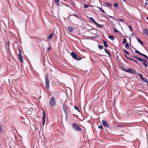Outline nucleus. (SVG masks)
<instances>
[{
  "label": "nucleus",
  "mask_w": 148,
  "mask_h": 148,
  "mask_svg": "<svg viewBox=\"0 0 148 148\" xmlns=\"http://www.w3.org/2000/svg\"><path fill=\"white\" fill-rule=\"evenodd\" d=\"M103 128V126L102 125H100V126H99L98 127L99 128H100L101 129H102Z\"/></svg>",
  "instance_id": "39"
},
{
  "label": "nucleus",
  "mask_w": 148,
  "mask_h": 148,
  "mask_svg": "<svg viewBox=\"0 0 148 148\" xmlns=\"http://www.w3.org/2000/svg\"><path fill=\"white\" fill-rule=\"evenodd\" d=\"M45 80L46 88L48 89H49V81L48 79V76L47 74H46L45 75Z\"/></svg>",
  "instance_id": "2"
},
{
  "label": "nucleus",
  "mask_w": 148,
  "mask_h": 148,
  "mask_svg": "<svg viewBox=\"0 0 148 148\" xmlns=\"http://www.w3.org/2000/svg\"><path fill=\"white\" fill-rule=\"evenodd\" d=\"M53 33H51L48 37V38H49L50 39H51L53 38Z\"/></svg>",
  "instance_id": "16"
},
{
  "label": "nucleus",
  "mask_w": 148,
  "mask_h": 148,
  "mask_svg": "<svg viewBox=\"0 0 148 148\" xmlns=\"http://www.w3.org/2000/svg\"><path fill=\"white\" fill-rule=\"evenodd\" d=\"M148 5V3L147 2H146L145 3V5Z\"/></svg>",
  "instance_id": "49"
},
{
  "label": "nucleus",
  "mask_w": 148,
  "mask_h": 148,
  "mask_svg": "<svg viewBox=\"0 0 148 148\" xmlns=\"http://www.w3.org/2000/svg\"><path fill=\"white\" fill-rule=\"evenodd\" d=\"M141 55L144 56L145 58H146L148 57L146 55H145L144 54L142 53H141Z\"/></svg>",
  "instance_id": "28"
},
{
  "label": "nucleus",
  "mask_w": 148,
  "mask_h": 148,
  "mask_svg": "<svg viewBox=\"0 0 148 148\" xmlns=\"http://www.w3.org/2000/svg\"><path fill=\"white\" fill-rule=\"evenodd\" d=\"M81 59L82 58H81V57H80L79 56H77L76 58L75 59V60H81Z\"/></svg>",
  "instance_id": "22"
},
{
  "label": "nucleus",
  "mask_w": 148,
  "mask_h": 148,
  "mask_svg": "<svg viewBox=\"0 0 148 148\" xmlns=\"http://www.w3.org/2000/svg\"><path fill=\"white\" fill-rule=\"evenodd\" d=\"M74 108L75 109L77 110L79 112V110L77 106H74Z\"/></svg>",
  "instance_id": "27"
},
{
  "label": "nucleus",
  "mask_w": 148,
  "mask_h": 148,
  "mask_svg": "<svg viewBox=\"0 0 148 148\" xmlns=\"http://www.w3.org/2000/svg\"><path fill=\"white\" fill-rule=\"evenodd\" d=\"M89 18L90 19V18Z\"/></svg>",
  "instance_id": "56"
},
{
  "label": "nucleus",
  "mask_w": 148,
  "mask_h": 148,
  "mask_svg": "<svg viewBox=\"0 0 148 148\" xmlns=\"http://www.w3.org/2000/svg\"><path fill=\"white\" fill-rule=\"evenodd\" d=\"M66 108V104L64 103H63L62 105V108L63 109Z\"/></svg>",
  "instance_id": "29"
},
{
  "label": "nucleus",
  "mask_w": 148,
  "mask_h": 148,
  "mask_svg": "<svg viewBox=\"0 0 148 148\" xmlns=\"http://www.w3.org/2000/svg\"><path fill=\"white\" fill-rule=\"evenodd\" d=\"M65 113V114H68V111L67 108L63 109Z\"/></svg>",
  "instance_id": "15"
},
{
  "label": "nucleus",
  "mask_w": 148,
  "mask_h": 148,
  "mask_svg": "<svg viewBox=\"0 0 148 148\" xmlns=\"http://www.w3.org/2000/svg\"><path fill=\"white\" fill-rule=\"evenodd\" d=\"M19 59L21 62H22L23 61V57L21 54L18 55Z\"/></svg>",
  "instance_id": "10"
},
{
  "label": "nucleus",
  "mask_w": 148,
  "mask_h": 148,
  "mask_svg": "<svg viewBox=\"0 0 148 148\" xmlns=\"http://www.w3.org/2000/svg\"><path fill=\"white\" fill-rule=\"evenodd\" d=\"M135 53H138V54H139L140 55H141V53L140 52L138 51L137 50H136V49H135Z\"/></svg>",
  "instance_id": "24"
},
{
  "label": "nucleus",
  "mask_w": 148,
  "mask_h": 148,
  "mask_svg": "<svg viewBox=\"0 0 148 148\" xmlns=\"http://www.w3.org/2000/svg\"><path fill=\"white\" fill-rule=\"evenodd\" d=\"M147 64H148V63H147Z\"/></svg>",
  "instance_id": "58"
},
{
  "label": "nucleus",
  "mask_w": 148,
  "mask_h": 148,
  "mask_svg": "<svg viewBox=\"0 0 148 148\" xmlns=\"http://www.w3.org/2000/svg\"><path fill=\"white\" fill-rule=\"evenodd\" d=\"M3 131L2 127H1V125L0 124V133H2Z\"/></svg>",
  "instance_id": "32"
},
{
  "label": "nucleus",
  "mask_w": 148,
  "mask_h": 148,
  "mask_svg": "<svg viewBox=\"0 0 148 148\" xmlns=\"http://www.w3.org/2000/svg\"><path fill=\"white\" fill-rule=\"evenodd\" d=\"M109 16L110 17V18H113V17L112 16Z\"/></svg>",
  "instance_id": "54"
},
{
  "label": "nucleus",
  "mask_w": 148,
  "mask_h": 148,
  "mask_svg": "<svg viewBox=\"0 0 148 148\" xmlns=\"http://www.w3.org/2000/svg\"><path fill=\"white\" fill-rule=\"evenodd\" d=\"M127 41V40L126 38H125L123 39V44H125L126 43Z\"/></svg>",
  "instance_id": "26"
},
{
  "label": "nucleus",
  "mask_w": 148,
  "mask_h": 148,
  "mask_svg": "<svg viewBox=\"0 0 148 148\" xmlns=\"http://www.w3.org/2000/svg\"><path fill=\"white\" fill-rule=\"evenodd\" d=\"M99 10H101L102 12H104V10L101 8H99Z\"/></svg>",
  "instance_id": "41"
},
{
  "label": "nucleus",
  "mask_w": 148,
  "mask_h": 148,
  "mask_svg": "<svg viewBox=\"0 0 148 148\" xmlns=\"http://www.w3.org/2000/svg\"><path fill=\"white\" fill-rule=\"evenodd\" d=\"M139 60L141 62H142L145 63H146L147 62V60L146 59H142L140 58H139Z\"/></svg>",
  "instance_id": "13"
},
{
  "label": "nucleus",
  "mask_w": 148,
  "mask_h": 148,
  "mask_svg": "<svg viewBox=\"0 0 148 148\" xmlns=\"http://www.w3.org/2000/svg\"><path fill=\"white\" fill-rule=\"evenodd\" d=\"M105 51L107 54L109 52L106 49H105Z\"/></svg>",
  "instance_id": "43"
},
{
  "label": "nucleus",
  "mask_w": 148,
  "mask_h": 148,
  "mask_svg": "<svg viewBox=\"0 0 148 148\" xmlns=\"http://www.w3.org/2000/svg\"><path fill=\"white\" fill-rule=\"evenodd\" d=\"M50 47H49L48 49H47V50H50Z\"/></svg>",
  "instance_id": "52"
},
{
  "label": "nucleus",
  "mask_w": 148,
  "mask_h": 148,
  "mask_svg": "<svg viewBox=\"0 0 148 148\" xmlns=\"http://www.w3.org/2000/svg\"><path fill=\"white\" fill-rule=\"evenodd\" d=\"M131 35H132V36H134V34L133 33H132L131 34Z\"/></svg>",
  "instance_id": "53"
},
{
  "label": "nucleus",
  "mask_w": 148,
  "mask_h": 148,
  "mask_svg": "<svg viewBox=\"0 0 148 148\" xmlns=\"http://www.w3.org/2000/svg\"><path fill=\"white\" fill-rule=\"evenodd\" d=\"M88 7H89L87 5L85 4L84 5V8H87Z\"/></svg>",
  "instance_id": "36"
},
{
  "label": "nucleus",
  "mask_w": 148,
  "mask_h": 148,
  "mask_svg": "<svg viewBox=\"0 0 148 148\" xmlns=\"http://www.w3.org/2000/svg\"><path fill=\"white\" fill-rule=\"evenodd\" d=\"M119 20L120 21L123 22L124 21V19H119Z\"/></svg>",
  "instance_id": "44"
},
{
  "label": "nucleus",
  "mask_w": 148,
  "mask_h": 148,
  "mask_svg": "<svg viewBox=\"0 0 148 148\" xmlns=\"http://www.w3.org/2000/svg\"><path fill=\"white\" fill-rule=\"evenodd\" d=\"M124 126V125H118L117 126H116V127H123Z\"/></svg>",
  "instance_id": "30"
},
{
  "label": "nucleus",
  "mask_w": 148,
  "mask_h": 148,
  "mask_svg": "<svg viewBox=\"0 0 148 148\" xmlns=\"http://www.w3.org/2000/svg\"><path fill=\"white\" fill-rule=\"evenodd\" d=\"M114 6L115 8H116L117 9L119 8V6L118 4L117 3H115L114 4Z\"/></svg>",
  "instance_id": "17"
},
{
  "label": "nucleus",
  "mask_w": 148,
  "mask_h": 148,
  "mask_svg": "<svg viewBox=\"0 0 148 148\" xmlns=\"http://www.w3.org/2000/svg\"><path fill=\"white\" fill-rule=\"evenodd\" d=\"M142 80L144 82H145V83H147V84L148 85V80L147 79V78L143 77V78L142 79Z\"/></svg>",
  "instance_id": "12"
},
{
  "label": "nucleus",
  "mask_w": 148,
  "mask_h": 148,
  "mask_svg": "<svg viewBox=\"0 0 148 148\" xmlns=\"http://www.w3.org/2000/svg\"><path fill=\"white\" fill-rule=\"evenodd\" d=\"M128 27L130 28V30L131 31H132V29L131 26L129 25L128 26Z\"/></svg>",
  "instance_id": "37"
},
{
  "label": "nucleus",
  "mask_w": 148,
  "mask_h": 148,
  "mask_svg": "<svg viewBox=\"0 0 148 148\" xmlns=\"http://www.w3.org/2000/svg\"><path fill=\"white\" fill-rule=\"evenodd\" d=\"M64 0L65 1V0Z\"/></svg>",
  "instance_id": "60"
},
{
  "label": "nucleus",
  "mask_w": 148,
  "mask_h": 148,
  "mask_svg": "<svg viewBox=\"0 0 148 148\" xmlns=\"http://www.w3.org/2000/svg\"><path fill=\"white\" fill-rule=\"evenodd\" d=\"M130 57H133L134 58H136L137 59V60H138L139 59V57H138L137 56H133V55H131Z\"/></svg>",
  "instance_id": "21"
},
{
  "label": "nucleus",
  "mask_w": 148,
  "mask_h": 148,
  "mask_svg": "<svg viewBox=\"0 0 148 148\" xmlns=\"http://www.w3.org/2000/svg\"><path fill=\"white\" fill-rule=\"evenodd\" d=\"M71 55L73 57V58L74 59H75L77 57V55L76 54L74 53V52L72 51L71 53Z\"/></svg>",
  "instance_id": "9"
},
{
  "label": "nucleus",
  "mask_w": 148,
  "mask_h": 148,
  "mask_svg": "<svg viewBox=\"0 0 148 148\" xmlns=\"http://www.w3.org/2000/svg\"><path fill=\"white\" fill-rule=\"evenodd\" d=\"M19 53H18V55H20V54H21V51L19 49Z\"/></svg>",
  "instance_id": "46"
},
{
  "label": "nucleus",
  "mask_w": 148,
  "mask_h": 148,
  "mask_svg": "<svg viewBox=\"0 0 148 148\" xmlns=\"http://www.w3.org/2000/svg\"><path fill=\"white\" fill-rule=\"evenodd\" d=\"M74 15L76 17L78 18L76 14H74Z\"/></svg>",
  "instance_id": "50"
},
{
  "label": "nucleus",
  "mask_w": 148,
  "mask_h": 148,
  "mask_svg": "<svg viewBox=\"0 0 148 148\" xmlns=\"http://www.w3.org/2000/svg\"><path fill=\"white\" fill-rule=\"evenodd\" d=\"M144 66H145V67H147V66L146 64H145L144 65Z\"/></svg>",
  "instance_id": "51"
},
{
  "label": "nucleus",
  "mask_w": 148,
  "mask_h": 148,
  "mask_svg": "<svg viewBox=\"0 0 148 148\" xmlns=\"http://www.w3.org/2000/svg\"><path fill=\"white\" fill-rule=\"evenodd\" d=\"M146 18H148V16L146 17Z\"/></svg>",
  "instance_id": "55"
},
{
  "label": "nucleus",
  "mask_w": 148,
  "mask_h": 148,
  "mask_svg": "<svg viewBox=\"0 0 148 148\" xmlns=\"http://www.w3.org/2000/svg\"><path fill=\"white\" fill-rule=\"evenodd\" d=\"M125 47L127 48H129V44L128 43H127L125 45Z\"/></svg>",
  "instance_id": "35"
},
{
  "label": "nucleus",
  "mask_w": 148,
  "mask_h": 148,
  "mask_svg": "<svg viewBox=\"0 0 148 148\" xmlns=\"http://www.w3.org/2000/svg\"><path fill=\"white\" fill-rule=\"evenodd\" d=\"M72 127L73 129H74L76 131H80L82 130L81 128L77 124L74 123L72 125Z\"/></svg>",
  "instance_id": "3"
},
{
  "label": "nucleus",
  "mask_w": 148,
  "mask_h": 148,
  "mask_svg": "<svg viewBox=\"0 0 148 148\" xmlns=\"http://www.w3.org/2000/svg\"><path fill=\"white\" fill-rule=\"evenodd\" d=\"M43 122L42 123L43 125H44L45 123V112L44 111L43 112Z\"/></svg>",
  "instance_id": "8"
},
{
  "label": "nucleus",
  "mask_w": 148,
  "mask_h": 148,
  "mask_svg": "<svg viewBox=\"0 0 148 148\" xmlns=\"http://www.w3.org/2000/svg\"><path fill=\"white\" fill-rule=\"evenodd\" d=\"M71 23L72 24H76L77 25H78L79 24V23H77V22H75V23Z\"/></svg>",
  "instance_id": "45"
},
{
  "label": "nucleus",
  "mask_w": 148,
  "mask_h": 148,
  "mask_svg": "<svg viewBox=\"0 0 148 148\" xmlns=\"http://www.w3.org/2000/svg\"><path fill=\"white\" fill-rule=\"evenodd\" d=\"M59 0H55V4H57L58 6L59 5Z\"/></svg>",
  "instance_id": "18"
},
{
  "label": "nucleus",
  "mask_w": 148,
  "mask_h": 148,
  "mask_svg": "<svg viewBox=\"0 0 148 148\" xmlns=\"http://www.w3.org/2000/svg\"><path fill=\"white\" fill-rule=\"evenodd\" d=\"M105 3L106 4H107L108 6H112V5L111 3H108L107 2H106Z\"/></svg>",
  "instance_id": "34"
},
{
  "label": "nucleus",
  "mask_w": 148,
  "mask_h": 148,
  "mask_svg": "<svg viewBox=\"0 0 148 148\" xmlns=\"http://www.w3.org/2000/svg\"><path fill=\"white\" fill-rule=\"evenodd\" d=\"M142 63H143V65H144L145 64H146V63H145V62H142Z\"/></svg>",
  "instance_id": "48"
},
{
  "label": "nucleus",
  "mask_w": 148,
  "mask_h": 148,
  "mask_svg": "<svg viewBox=\"0 0 148 148\" xmlns=\"http://www.w3.org/2000/svg\"><path fill=\"white\" fill-rule=\"evenodd\" d=\"M36 130H38V127L36 128Z\"/></svg>",
  "instance_id": "57"
},
{
  "label": "nucleus",
  "mask_w": 148,
  "mask_h": 148,
  "mask_svg": "<svg viewBox=\"0 0 148 148\" xmlns=\"http://www.w3.org/2000/svg\"><path fill=\"white\" fill-rule=\"evenodd\" d=\"M143 32L146 35L148 36V30L147 29H143Z\"/></svg>",
  "instance_id": "11"
},
{
  "label": "nucleus",
  "mask_w": 148,
  "mask_h": 148,
  "mask_svg": "<svg viewBox=\"0 0 148 148\" xmlns=\"http://www.w3.org/2000/svg\"><path fill=\"white\" fill-rule=\"evenodd\" d=\"M130 60H132L133 61H134L136 63V64H138V62H137V61L136 60H135L132 58H130Z\"/></svg>",
  "instance_id": "23"
},
{
  "label": "nucleus",
  "mask_w": 148,
  "mask_h": 148,
  "mask_svg": "<svg viewBox=\"0 0 148 148\" xmlns=\"http://www.w3.org/2000/svg\"><path fill=\"white\" fill-rule=\"evenodd\" d=\"M137 40L140 43L141 45H142V46L144 45V44H143V42L142 41H141L139 38H137Z\"/></svg>",
  "instance_id": "14"
},
{
  "label": "nucleus",
  "mask_w": 148,
  "mask_h": 148,
  "mask_svg": "<svg viewBox=\"0 0 148 148\" xmlns=\"http://www.w3.org/2000/svg\"><path fill=\"white\" fill-rule=\"evenodd\" d=\"M65 119L66 120H67L68 119V114H65Z\"/></svg>",
  "instance_id": "31"
},
{
  "label": "nucleus",
  "mask_w": 148,
  "mask_h": 148,
  "mask_svg": "<svg viewBox=\"0 0 148 148\" xmlns=\"http://www.w3.org/2000/svg\"><path fill=\"white\" fill-rule=\"evenodd\" d=\"M125 57L127 59H128V60H130V58H129L128 57H127V56H126V55H125Z\"/></svg>",
  "instance_id": "42"
},
{
  "label": "nucleus",
  "mask_w": 148,
  "mask_h": 148,
  "mask_svg": "<svg viewBox=\"0 0 148 148\" xmlns=\"http://www.w3.org/2000/svg\"><path fill=\"white\" fill-rule=\"evenodd\" d=\"M108 54L109 55V57L111 56V55L109 52L108 53Z\"/></svg>",
  "instance_id": "47"
},
{
  "label": "nucleus",
  "mask_w": 148,
  "mask_h": 148,
  "mask_svg": "<svg viewBox=\"0 0 148 148\" xmlns=\"http://www.w3.org/2000/svg\"><path fill=\"white\" fill-rule=\"evenodd\" d=\"M98 47L99 49H102L103 48V47L101 45H99Z\"/></svg>",
  "instance_id": "33"
},
{
  "label": "nucleus",
  "mask_w": 148,
  "mask_h": 148,
  "mask_svg": "<svg viewBox=\"0 0 148 148\" xmlns=\"http://www.w3.org/2000/svg\"><path fill=\"white\" fill-rule=\"evenodd\" d=\"M114 32H119V31H117V30H116L115 29H114Z\"/></svg>",
  "instance_id": "40"
},
{
  "label": "nucleus",
  "mask_w": 148,
  "mask_h": 148,
  "mask_svg": "<svg viewBox=\"0 0 148 148\" xmlns=\"http://www.w3.org/2000/svg\"><path fill=\"white\" fill-rule=\"evenodd\" d=\"M124 71L127 72H128L131 73H133L136 75L137 74V72H136V71L134 69H128L127 70H124Z\"/></svg>",
  "instance_id": "4"
},
{
  "label": "nucleus",
  "mask_w": 148,
  "mask_h": 148,
  "mask_svg": "<svg viewBox=\"0 0 148 148\" xmlns=\"http://www.w3.org/2000/svg\"><path fill=\"white\" fill-rule=\"evenodd\" d=\"M91 21L93 22L96 25L99 27H103V25H99L94 20V19H89Z\"/></svg>",
  "instance_id": "6"
},
{
  "label": "nucleus",
  "mask_w": 148,
  "mask_h": 148,
  "mask_svg": "<svg viewBox=\"0 0 148 148\" xmlns=\"http://www.w3.org/2000/svg\"><path fill=\"white\" fill-rule=\"evenodd\" d=\"M67 29H68V30L70 32H73V30L74 29V28L72 27H71V26H68L67 27Z\"/></svg>",
  "instance_id": "7"
},
{
  "label": "nucleus",
  "mask_w": 148,
  "mask_h": 148,
  "mask_svg": "<svg viewBox=\"0 0 148 148\" xmlns=\"http://www.w3.org/2000/svg\"><path fill=\"white\" fill-rule=\"evenodd\" d=\"M108 38L112 40H114V37L113 36H111V35L109 36H108Z\"/></svg>",
  "instance_id": "20"
},
{
  "label": "nucleus",
  "mask_w": 148,
  "mask_h": 148,
  "mask_svg": "<svg viewBox=\"0 0 148 148\" xmlns=\"http://www.w3.org/2000/svg\"><path fill=\"white\" fill-rule=\"evenodd\" d=\"M124 51L127 53V54L129 55V53L125 49Z\"/></svg>",
  "instance_id": "38"
},
{
  "label": "nucleus",
  "mask_w": 148,
  "mask_h": 148,
  "mask_svg": "<svg viewBox=\"0 0 148 148\" xmlns=\"http://www.w3.org/2000/svg\"><path fill=\"white\" fill-rule=\"evenodd\" d=\"M138 75L140 77V78L141 79H142L143 78V75L142 74H139Z\"/></svg>",
  "instance_id": "25"
},
{
  "label": "nucleus",
  "mask_w": 148,
  "mask_h": 148,
  "mask_svg": "<svg viewBox=\"0 0 148 148\" xmlns=\"http://www.w3.org/2000/svg\"><path fill=\"white\" fill-rule=\"evenodd\" d=\"M49 104L51 107H53L56 106L57 104L53 97H51L49 101Z\"/></svg>",
  "instance_id": "1"
},
{
  "label": "nucleus",
  "mask_w": 148,
  "mask_h": 148,
  "mask_svg": "<svg viewBox=\"0 0 148 148\" xmlns=\"http://www.w3.org/2000/svg\"><path fill=\"white\" fill-rule=\"evenodd\" d=\"M146 1H148V0H146Z\"/></svg>",
  "instance_id": "59"
},
{
  "label": "nucleus",
  "mask_w": 148,
  "mask_h": 148,
  "mask_svg": "<svg viewBox=\"0 0 148 148\" xmlns=\"http://www.w3.org/2000/svg\"><path fill=\"white\" fill-rule=\"evenodd\" d=\"M101 122L104 126L106 128H108L110 127L109 125L108 124L107 122L104 120H102Z\"/></svg>",
  "instance_id": "5"
},
{
  "label": "nucleus",
  "mask_w": 148,
  "mask_h": 148,
  "mask_svg": "<svg viewBox=\"0 0 148 148\" xmlns=\"http://www.w3.org/2000/svg\"><path fill=\"white\" fill-rule=\"evenodd\" d=\"M103 42L104 44V47H108V46L107 43V42L104 40H103Z\"/></svg>",
  "instance_id": "19"
}]
</instances>
